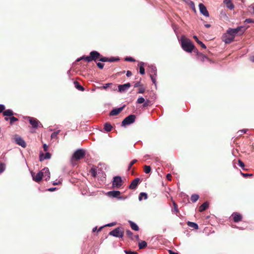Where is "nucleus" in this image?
Segmentation results:
<instances>
[{
  "mask_svg": "<svg viewBox=\"0 0 254 254\" xmlns=\"http://www.w3.org/2000/svg\"><path fill=\"white\" fill-rule=\"evenodd\" d=\"M181 44L183 49L187 52L190 53L195 48L191 40L183 36L181 37Z\"/></svg>",
  "mask_w": 254,
  "mask_h": 254,
  "instance_id": "nucleus-1",
  "label": "nucleus"
},
{
  "mask_svg": "<svg viewBox=\"0 0 254 254\" xmlns=\"http://www.w3.org/2000/svg\"><path fill=\"white\" fill-rule=\"evenodd\" d=\"M101 57V56L99 52L96 51H93L90 53L89 56H82V57L77 59L76 61L79 62L82 60H84L87 62H90L92 61H96L97 59H100Z\"/></svg>",
  "mask_w": 254,
  "mask_h": 254,
  "instance_id": "nucleus-2",
  "label": "nucleus"
},
{
  "mask_svg": "<svg viewBox=\"0 0 254 254\" xmlns=\"http://www.w3.org/2000/svg\"><path fill=\"white\" fill-rule=\"evenodd\" d=\"M85 156V151L83 149H78L76 150L73 153L71 161L73 163L75 161H78L82 158H83Z\"/></svg>",
  "mask_w": 254,
  "mask_h": 254,
  "instance_id": "nucleus-3",
  "label": "nucleus"
},
{
  "mask_svg": "<svg viewBox=\"0 0 254 254\" xmlns=\"http://www.w3.org/2000/svg\"><path fill=\"white\" fill-rule=\"evenodd\" d=\"M44 173H48L49 169L47 167L44 168L41 171L38 172L36 175H35V173L34 172H31L33 180L36 182H40L44 176Z\"/></svg>",
  "mask_w": 254,
  "mask_h": 254,
  "instance_id": "nucleus-4",
  "label": "nucleus"
},
{
  "mask_svg": "<svg viewBox=\"0 0 254 254\" xmlns=\"http://www.w3.org/2000/svg\"><path fill=\"white\" fill-rule=\"evenodd\" d=\"M124 229L121 227L115 228L109 233L110 235L119 238H122L124 236Z\"/></svg>",
  "mask_w": 254,
  "mask_h": 254,
  "instance_id": "nucleus-5",
  "label": "nucleus"
},
{
  "mask_svg": "<svg viewBox=\"0 0 254 254\" xmlns=\"http://www.w3.org/2000/svg\"><path fill=\"white\" fill-rule=\"evenodd\" d=\"M248 28V26L247 27L245 26H239L235 29H229L228 31L229 33H231L234 37H235V35L238 33L242 34L244 33Z\"/></svg>",
  "mask_w": 254,
  "mask_h": 254,
  "instance_id": "nucleus-6",
  "label": "nucleus"
},
{
  "mask_svg": "<svg viewBox=\"0 0 254 254\" xmlns=\"http://www.w3.org/2000/svg\"><path fill=\"white\" fill-rule=\"evenodd\" d=\"M123 181L120 176H116L114 178L112 186L114 188L119 189L123 185Z\"/></svg>",
  "mask_w": 254,
  "mask_h": 254,
  "instance_id": "nucleus-7",
  "label": "nucleus"
},
{
  "mask_svg": "<svg viewBox=\"0 0 254 254\" xmlns=\"http://www.w3.org/2000/svg\"><path fill=\"white\" fill-rule=\"evenodd\" d=\"M136 117L134 115H130L126 117L122 122V125L125 126L134 122Z\"/></svg>",
  "mask_w": 254,
  "mask_h": 254,
  "instance_id": "nucleus-8",
  "label": "nucleus"
},
{
  "mask_svg": "<svg viewBox=\"0 0 254 254\" xmlns=\"http://www.w3.org/2000/svg\"><path fill=\"white\" fill-rule=\"evenodd\" d=\"M222 38L225 43L229 44L234 41L235 37L231 33H229L227 31V32L223 36Z\"/></svg>",
  "mask_w": 254,
  "mask_h": 254,
  "instance_id": "nucleus-9",
  "label": "nucleus"
},
{
  "mask_svg": "<svg viewBox=\"0 0 254 254\" xmlns=\"http://www.w3.org/2000/svg\"><path fill=\"white\" fill-rule=\"evenodd\" d=\"M108 195L110 197H117L119 199H124L126 197L120 196L121 192L119 190H112L108 192Z\"/></svg>",
  "mask_w": 254,
  "mask_h": 254,
  "instance_id": "nucleus-10",
  "label": "nucleus"
},
{
  "mask_svg": "<svg viewBox=\"0 0 254 254\" xmlns=\"http://www.w3.org/2000/svg\"><path fill=\"white\" fill-rule=\"evenodd\" d=\"M140 182V180L139 178H135L131 182L130 185L129 186V189L131 190H135L137 188Z\"/></svg>",
  "mask_w": 254,
  "mask_h": 254,
  "instance_id": "nucleus-11",
  "label": "nucleus"
},
{
  "mask_svg": "<svg viewBox=\"0 0 254 254\" xmlns=\"http://www.w3.org/2000/svg\"><path fill=\"white\" fill-rule=\"evenodd\" d=\"M199 8L200 12L204 16L206 17L209 16V12L207 11L205 6L202 3L199 4Z\"/></svg>",
  "mask_w": 254,
  "mask_h": 254,
  "instance_id": "nucleus-12",
  "label": "nucleus"
},
{
  "mask_svg": "<svg viewBox=\"0 0 254 254\" xmlns=\"http://www.w3.org/2000/svg\"><path fill=\"white\" fill-rule=\"evenodd\" d=\"M14 139L16 144H18L19 145H20L22 147H26V144L25 141L21 137L16 135L14 138Z\"/></svg>",
  "mask_w": 254,
  "mask_h": 254,
  "instance_id": "nucleus-13",
  "label": "nucleus"
},
{
  "mask_svg": "<svg viewBox=\"0 0 254 254\" xmlns=\"http://www.w3.org/2000/svg\"><path fill=\"white\" fill-rule=\"evenodd\" d=\"M27 119H28L30 124L33 127H37L40 123L39 121L36 118L28 117Z\"/></svg>",
  "mask_w": 254,
  "mask_h": 254,
  "instance_id": "nucleus-14",
  "label": "nucleus"
},
{
  "mask_svg": "<svg viewBox=\"0 0 254 254\" xmlns=\"http://www.w3.org/2000/svg\"><path fill=\"white\" fill-rule=\"evenodd\" d=\"M231 217L233 219L234 222H240L242 219V215H241L240 213L238 212L233 213L231 215Z\"/></svg>",
  "mask_w": 254,
  "mask_h": 254,
  "instance_id": "nucleus-15",
  "label": "nucleus"
},
{
  "mask_svg": "<svg viewBox=\"0 0 254 254\" xmlns=\"http://www.w3.org/2000/svg\"><path fill=\"white\" fill-rule=\"evenodd\" d=\"M130 87V84L129 82L123 85H119L118 86L119 91L120 92H124L127 89H128Z\"/></svg>",
  "mask_w": 254,
  "mask_h": 254,
  "instance_id": "nucleus-16",
  "label": "nucleus"
},
{
  "mask_svg": "<svg viewBox=\"0 0 254 254\" xmlns=\"http://www.w3.org/2000/svg\"><path fill=\"white\" fill-rule=\"evenodd\" d=\"M124 107H125V106H124L122 107L119 108H115V109H113L110 113V116H116V115H118L123 111Z\"/></svg>",
  "mask_w": 254,
  "mask_h": 254,
  "instance_id": "nucleus-17",
  "label": "nucleus"
},
{
  "mask_svg": "<svg viewBox=\"0 0 254 254\" xmlns=\"http://www.w3.org/2000/svg\"><path fill=\"white\" fill-rule=\"evenodd\" d=\"M148 68V72L150 76H157V68L155 66L150 65Z\"/></svg>",
  "mask_w": 254,
  "mask_h": 254,
  "instance_id": "nucleus-18",
  "label": "nucleus"
},
{
  "mask_svg": "<svg viewBox=\"0 0 254 254\" xmlns=\"http://www.w3.org/2000/svg\"><path fill=\"white\" fill-rule=\"evenodd\" d=\"M224 3L226 4L227 8L232 10L234 9V5L231 0H224Z\"/></svg>",
  "mask_w": 254,
  "mask_h": 254,
  "instance_id": "nucleus-19",
  "label": "nucleus"
},
{
  "mask_svg": "<svg viewBox=\"0 0 254 254\" xmlns=\"http://www.w3.org/2000/svg\"><path fill=\"white\" fill-rule=\"evenodd\" d=\"M194 12L196 11L195 4L194 2L190 0H183Z\"/></svg>",
  "mask_w": 254,
  "mask_h": 254,
  "instance_id": "nucleus-20",
  "label": "nucleus"
},
{
  "mask_svg": "<svg viewBox=\"0 0 254 254\" xmlns=\"http://www.w3.org/2000/svg\"><path fill=\"white\" fill-rule=\"evenodd\" d=\"M209 203L208 202H205L202 204H201L199 207V211L203 212L206 209H207L208 207Z\"/></svg>",
  "mask_w": 254,
  "mask_h": 254,
  "instance_id": "nucleus-21",
  "label": "nucleus"
},
{
  "mask_svg": "<svg viewBox=\"0 0 254 254\" xmlns=\"http://www.w3.org/2000/svg\"><path fill=\"white\" fill-rule=\"evenodd\" d=\"M74 85L75 87L78 90L81 91H84V90H85L84 88L82 86H81L78 81H74Z\"/></svg>",
  "mask_w": 254,
  "mask_h": 254,
  "instance_id": "nucleus-22",
  "label": "nucleus"
},
{
  "mask_svg": "<svg viewBox=\"0 0 254 254\" xmlns=\"http://www.w3.org/2000/svg\"><path fill=\"white\" fill-rule=\"evenodd\" d=\"M187 225L188 226H189L190 227H191V228H192L194 229H198V225L194 223V222H190V221H188L187 222Z\"/></svg>",
  "mask_w": 254,
  "mask_h": 254,
  "instance_id": "nucleus-23",
  "label": "nucleus"
},
{
  "mask_svg": "<svg viewBox=\"0 0 254 254\" xmlns=\"http://www.w3.org/2000/svg\"><path fill=\"white\" fill-rule=\"evenodd\" d=\"M112 128L113 127L112 125L109 123H106L104 125V128L107 132L110 131L112 130Z\"/></svg>",
  "mask_w": 254,
  "mask_h": 254,
  "instance_id": "nucleus-24",
  "label": "nucleus"
},
{
  "mask_svg": "<svg viewBox=\"0 0 254 254\" xmlns=\"http://www.w3.org/2000/svg\"><path fill=\"white\" fill-rule=\"evenodd\" d=\"M14 114L13 112L9 109L6 110L3 112V115L4 116H11Z\"/></svg>",
  "mask_w": 254,
  "mask_h": 254,
  "instance_id": "nucleus-25",
  "label": "nucleus"
},
{
  "mask_svg": "<svg viewBox=\"0 0 254 254\" xmlns=\"http://www.w3.org/2000/svg\"><path fill=\"white\" fill-rule=\"evenodd\" d=\"M129 223L130 227L132 230H135V231H138L139 230L138 226L135 223H134V222H133L131 221H129Z\"/></svg>",
  "mask_w": 254,
  "mask_h": 254,
  "instance_id": "nucleus-26",
  "label": "nucleus"
},
{
  "mask_svg": "<svg viewBox=\"0 0 254 254\" xmlns=\"http://www.w3.org/2000/svg\"><path fill=\"white\" fill-rule=\"evenodd\" d=\"M147 243L145 241H141L138 244V247L139 249H143L147 247Z\"/></svg>",
  "mask_w": 254,
  "mask_h": 254,
  "instance_id": "nucleus-27",
  "label": "nucleus"
},
{
  "mask_svg": "<svg viewBox=\"0 0 254 254\" xmlns=\"http://www.w3.org/2000/svg\"><path fill=\"white\" fill-rule=\"evenodd\" d=\"M193 38L195 40L196 42L203 49H206V46L200 41H199L196 36H193Z\"/></svg>",
  "mask_w": 254,
  "mask_h": 254,
  "instance_id": "nucleus-28",
  "label": "nucleus"
},
{
  "mask_svg": "<svg viewBox=\"0 0 254 254\" xmlns=\"http://www.w3.org/2000/svg\"><path fill=\"white\" fill-rule=\"evenodd\" d=\"M144 64L142 62L139 64V72L141 74H144L145 73V69L143 67Z\"/></svg>",
  "mask_w": 254,
  "mask_h": 254,
  "instance_id": "nucleus-29",
  "label": "nucleus"
},
{
  "mask_svg": "<svg viewBox=\"0 0 254 254\" xmlns=\"http://www.w3.org/2000/svg\"><path fill=\"white\" fill-rule=\"evenodd\" d=\"M198 198L199 195L196 194H193L190 197V200L192 202H196Z\"/></svg>",
  "mask_w": 254,
  "mask_h": 254,
  "instance_id": "nucleus-30",
  "label": "nucleus"
},
{
  "mask_svg": "<svg viewBox=\"0 0 254 254\" xmlns=\"http://www.w3.org/2000/svg\"><path fill=\"white\" fill-rule=\"evenodd\" d=\"M51 154L49 152H47V153H46L44 158H42V156H40V161H42L44 159H50L51 158Z\"/></svg>",
  "mask_w": 254,
  "mask_h": 254,
  "instance_id": "nucleus-31",
  "label": "nucleus"
},
{
  "mask_svg": "<svg viewBox=\"0 0 254 254\" xmlns=\"http://www.w3.org/2000/svg\"><path fill=\"white\" fill-rule=\"evenodd\" d=\"M143 197H144V199H147V193H146L145 192H141L139 194V200H141L142 199Z\"/></svg>",
  "mask_w": 254,
  "mask_h": 254,
  "instance_id": "nucleus-32",
  "label": "nucleus"
},
{
  "mask_svg": "<svg viewBox=\"0 0 254 254\" xmlns=\"http://www.w3.org/2000/svg\"><path fill=\"white\" fill-rule=\"evenodd\" d=\"M137 161V160L136 159L132 160L128 165L127 170L129 171V170H130L132 165H134L135 163H136Z\"/></svg>",
  "mask_w": 254,
  "mask_h": 254,
  "instance_id": "nucleus-33",
  "label": "nucleus"
},
{
  "mask_svg": "<svg viewBox=\"0 0 254 254\" xmlns=\"http://www.w3.org/2000/svg\"><path fill=\"white\" fill-rule=\"evenodd\" d=\"M151 167L149 166L145 165L144 166V171L146 174H148L151 172Z\"/></svg>",
  "mask_w": 254,
  "mask_h": 254,
  "instance_id": "nucleus-34",
  "label": "nucleus"
},
{
  "mask_svg": "<svg viewBox=\"0 0 254 254\" xmlns=\"http://www.w3.org/2000/svg\"><path fill=\"white\" fill-rule=\"evenodd\" d=\"M126 234L129 238L133 240V233L129 230L126 231Z\"/></svg>",
  "mask_w": 254,
  "mask_h": 254,
  "instance_id": "nucleus-35",
  "label": "nucleus"
},
{
  "mask_svg": "<svg viewBox=\"0 0 254 254\" xmlns=\"http://www.w3.org/2000/svg\"><path fill=\"white\" fill-rule=\"evenodd\" d=\"M9 120H10V125H13V123L14 122H16V121H18V119L14 117H11L9 118Z\"/></svg>",
  "mask_w": 254,
  "mask_h": 254,
  "instance_id": "nucleus-36",
  "label": "nucleus"
},
{
  "mask_svg": "<svg viewBox=\"0 0 254 254\" xmlns=\"http://www.w3.org/2000/svg\"><path fill=\"white\" fill-rule=\"evenodd\" d=\"M173 206H174V211H175L176 213L177 214L178 213H179V210L178 208L177 204L174 201H173Z\"/></svg>",
  "mask_w": 254,
  "mask_h": 254,
  "instance_id": "nucleus-37",
  "label": "nucleus"
},
{
  "mask_svg": "<svg viewBox=\"0 0 254 254\" xmlns=\"http://www.w3.org/2000/svg\"><path fill=\"white\" fill-rule=\"evenodd\" d=\"M90 173L92 174L93 177H95L97 175L96 169L95 168H91Z\"/></svg>",
  "mask_w": 254,
  "mask_h": 254,
  "instance_id": "nucleus-38",
  "label": "nucleus"
},
{
  "mask_svg": "<svg viewBox=\"0 0 254 254\" xmlns=\"http://www.w3.org/2000/svg\"><path fill=\"white\" fill-rule=\"evenodd\" d=\"M5 170V165L3 163L0 162V174Z\"/></svg>",
  "mask_w": 254,
  "mask_h": 254,
  "instance_id": "nucleus-39",
  "label": "nucleus"
},
{
  "mask_svg": "<svg viewBox=\"0 0 254 254\" xmlns=\"http://www.w3.org/2000/svg\"><path fill=\"white\" fill-rule=\"evenodd\" d=\"M59 132H60V130H58V131L53 132L51 134V138H56L58 134H59Z\"/></svg>",
  "mask_w": 254,
  "mask_h": 254,
  "instance_id": "nucleus-40",
  "label": "nucleus"
},
{
  "mask_svg": "<svg viewBox=\"0 0 254 254\" xmlns=\"http://www.w3.org/2000/svg\"><path fill=\"white\" fill-rule=\"evenodd\" d=\"M125 60L127 62H133L135 61V60L134 59L130 57H126Z\"/></svg>",
  "mask_w": 254,
  "mask_h": 254,
  "instance_id": "nucleus-41",
  "label": "nucleus"
},
{
  "mask_svg": "<svg viewBox=\"0 0 254 254\" xmlns=\"http://www.w3.org/2000/svg\"><path fill=\"white\" fill-rule=\"evenodd\" d=\"M44 177L45 178V180H49L50 178V171H49V173L48 174V173H44Z\"/></svg>",
  "mask_w": 254,
  "mask_h": 254,
  "instance_id": "nucleus-42",
  "label": "nucleus"
},
{
  "mask_svg": "<svg viewBox=\"0 0 254 254\" xmlns=\"http://www.w3.org/2000/svg\"><path fill=\"white\" fill-rule=\"evenodd\" d=\"M145 102V99H144V98L141 97L140 98H139L137 100V103L138 104H141V103H143Z\"/></svg>",
  "mask_w": 254,
  "mask_h": 254,
  "instance_id": "nucleus-43",
  "label": "nucleus"
},
{
  "mask_svg": "<svg viewBox=\"0 0 254 254\" xmlns=\"http://www.w3.org/2000/svg\"><path fill=\"white\" fill-rule=\"evenodd\" d=\"M150 76V78L151 79V80H152L153 83L155 85H156V77L157 76L152 75V76Z\"/></svg>",
  "mask_w": 254,
  "mask_h": 254,
  "instance_id": "nucleus-44",
  "label": "nucleus"
},
{
  "mask_svg": "<svg viewBox=\"0 0 254 254\" xmlns=\"http://www.w3.org/2000/svg\"><path fill=\"white\" fill-rule=\"evenodd\" d=\"M99 61L102 62H108V58L102 57L100 58Z\"/></svg>",
  "mask_w": 254,
  "mask_h": 254,
  "instance_id": "nucleus-45",
  "label": "nucleus"
},
{
  "mask_svg": "<svg viewBox=\"0 0 254 254\" xmlns=\"http://www.w3.org/2000/svg\"><path fill=\"white\" fill-rule=\"evenodd\" d=\"M238 164L243 169H244L245 164L240 159L238 160Z\"/></svg>",
  "mask_w": 254,
  "mask_h": 254,
  "instance_id": "nucleus-46",
  "label": "nucleus"
},
{
  "mask_svg": "<svg viewBox=\"0 0 254 254\" xmlns=\"http://www.w3.org/2000/svg\"><path fill=\"white\" fill-rule=\"evenodd\" d=\"M125 253L126 254H138L136 252H132L131 251L125 250Z\"/></svg>",
  "mask_w": 254,
  "mask_h": 254,
  "instance_id": "nucleus-47",
  "label": "nucleus"
},
{
  "mask_svg": "<svg viewBox=\"0 0 254 254\" xmlns=\"http://www.w3.org/2000/svg\"><path fill=\"white\" fill-rule=\"evenodd\" d=\"M142 86L143 85L140 81L137 82L134 85V87H140Z\"/></svg>",
  "mask_w": 254,
  "mask_h": 254,
  "instance_id": "nucleus-48",
  "label": "nucleus"
},
{
  "mask_svg": "<svg viewBox=\"0 0 254 254\" xmlns=\"http://www.w3.org/2000/svg\"><path fill=\"white\" fill-rule=\"evenodd\" d=\"M145 88L142 86H141L138 89V93H143L145 92Z\"/></svg>",
  "mask_w": 254,
  "mask_h": 254,
  "instance_id": "nucleus-49",
  "label": "nucleus"
},
{
  "mask_svg": "<svg viewBox=\"0 0 254 254\" xmlns=\"http://www.w3.org/2000/svg\"><path fill=\"white\" fill-rule=\"evenodd\" d=\"M118 60H119V59H116L115 58H108V62H114Z\"/></svg>",
  "mask_w": 254,
  "mask_h": 254,
  "instance_id": "nucleus-50",
  "label": "nucleus"
},
{
  "mask_svg": "<svg viewBox=\"0 0 254 254\" xmlns=\"http://www.w3.org/2000/svg\"><path fill=\"white\" fill-rule=\"evenodd\" d=\"M111 85H112V83H107L105 86L101 87V89H103L104 90H106L108 87H109Z\"/></svg>",
  "mask_w": 254,
  "mask_h": 254,
  "instance_id": "nucleus-51",
  "label": "nucleus"
},
{
  "mask_svg": "<svg viewBox=\"0 0 254 254\" xmlns=\"http://www.w3.org/2000/svg\"><path fill=\"white\" fill-rule=\"evenodd\" d=\"M245 23H254V20L250 18L246 19L245 20Z\"/></svg>",
  "mask_w": 254,
  "mask_h": 254,
  "instance_id": "nucleus-52",
  "label": "nucleus"
},
{
  "mask_svg": "<svg viewBox=\"0 0 254 254\" xmlns=\"http://www.w3.org/2000/svg\"><path fill=\"white\" fill-rule=\"evenodd\" d=\"M241 174L244 177H248V176L252 177L253 176V175L252 174H245V173H243L242 172H241Z\"/></svg>",
  "mask_w": 254,
  "mask_h": 254,
  "instance_id": "nucleus-53",
  "label": "nucleus"
},
{
  "mask_svg": "<svg viewBox=\"0 0 254 254\" xmlns=\"http://www.w3.org/2000/svg\"><path fill=\"white\" fill-rule=\"evenodd\" d=\"M97 65L98 67L99 68H100V69H102L104 67V64H103L101 63H98L97 64Z\"/></svg>",
  "mask_w": 254,
  "mask_h": 254,
  "instance_id": "nucleus-54",
  "label": "nucleus"
},
{
  "mask_svg": "<svg viewBox=\"0 0 254 254\" xmlns=\"http://www.w3.org/2000/svg\"><path fill=\"white\" fill-rule=\"evenodd\" d=\"M149 103H150V101L148 100H147L146 101L144 102V104H143V107H147L148 106H149Z\"/></svg>",
  "mask_w": 254,
  "mask_h": 254,
  "instance_id": "nucleus-55",
  "label": "nucleus"
},
{
  "mask_svg": "<svg viewBox=\"0 0 254 254\" xmlns=\"http://www.w3.org/2000/svg\"><path fill=\"white\" fill-rule=\"evenodd\" d=\"M116 224V222H113V223H111L108 224L106 225L105 226H106V227H111V226L115 225Z\"/></svg>",
  "mask_w": 254,
  "mask_h": 254,
  "instance_id": "nucleus-56",
  "label": "nucleus"
},
{
  "mask_svg": "<svg viewBox=\"0 0 254 254\" xmlns=\"http://www.w3.org/2000/svg\"><path fill=\"white\" fill-rule=\"evenodd\" d=\"M5 107L3 105H0V113L4 110Z\"/></svg>",
  "mask_w": 254,
  "mask_h": 254,
  "instance_id": "nucleus-57",
  "label": "nucleus"
},
{
  "mask_svg": "<svg viewBox=\"0 0 254 254\" xmlns=\"http://www.w3.org/2000/svg\"><path fill=\"white\" fill-rule=\"evenodd\" d=\"M166 178H167L168 180L171 181V180L172 176H171V174H168L167 175V176H166Z\"/></svg>",
  "mask_w": 254,
  "mask_h": 254,
  "instance_id": "nucleus-58",
  "label": "nucleus"
},
{
  "mask_svg": "<svg viewBox=\"0 0 254 254\" xmlns=\"http://www.w3.org/2000/svg\"><path fill=\"white\" fill-rule=\"evenodd\" d=\"M126 75H127V77H129V76H130L132 75V73H131V72L130 71H129V70H127V74H126Z\"/></svg>",
  "mask_w": 254,
  "mask_h": 254,
  "instance_id": "nucleus-59",
  "label": "nucleus"
},
{
  "mask_svg": "<svg viewBox=\"0 0 254 254\" xmlns=\"http://www.w3.org/2000/svg\"><path fill=\"white\" fill-rule=\"evenodd\" d=\"M43 148H44V150L45 151H47V150H48V146L46 144H44L43 145Z\"/></svg>",
  "mask_w": 254,
  "mask_h": 254,
  "instance_id": "nucleus-60",
  "label": "nucleus"
},
{
  "mask_svg": "<svg viewBox=\"0 0 254 254\" xmlns=\"http://www.w3.org/2000/svg\"><path fill=\"white\" fill-rule=\"evenodd\" d=\"M169 254H179L178 253L174 252L172 250H169Z\"/></svg>",
  "mask_w": 254,
  "mask_h": 254,
  "instance_id": "nucleus-61",
  "label": "nucleus"
},
{
  "mask_svg": "<svg viewBox=\"0 0 254 254\" xmlns=\"http://www.w3.org/2000/svg\"><path fill=\"white\" fill-rule=\"evenodd\" d=\"M56 190V188H51L48 189V190L50 191H53Z\"/></svg>",
  "mask_w": 254,
  "mask_h": 254,
  "instance_id": "nucleus-62",
  "label": "nucleus"
},
{
  "mask_svg": "<svg viewBox=\"0 0 254 254\" xmlns=\"http://www.w3.org/2000/svg\"><path fill=\"white\" fill-rule=\"evenodd\" d=\"M250 60L252 62H254V56L250 57Z\"/></svg>",
  "mask_w": 254,
  "mask_h": 254,
  "instance_id": "nucleus-63",
  "label": "nucleus"
},
{
  "mask_svg": "<svg viewBox=\"0 0 254 254\" xmlns=\"http://www.w3.org/2000/svg\"><path fill=\"white\" fill-rule=\"evenodd\" d=\"M134 237L136 240L138 241L139 240L138 235H135Z\"/></svg>",
  "mask_w": 254,
  "mask_h": 254,
  "instance_id": "nucleus-64",
  "label": "nucleus"
}]
</instances>
